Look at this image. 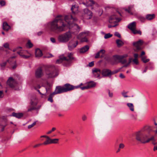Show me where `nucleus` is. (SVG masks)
<instances>
[{
	"label": "nucleus",
	"mask_w": 157,
	"mask_h": 157,
	"mask_svg": "<svg viewBox=\"0 0 157 157\" xmlns=\"http://www.w3.org/2000/svg\"><path fill=\"white\" fill-rule=\"evenodd\" d=\"M124 145L123 144H121L119 145V148L120 149H122L124 147Z\"/></svg>",
	"instance_id": "nucleus-48"
},
{
	"label": "nucleus",
	"mask_w": 157,
	"mask_h": 157,
	"mask_svg": "<svg viewBox=\"0 0 157 157\" xmlns=\"http://www.w3.org/2000/svg\"><path fill=\"white\" fill-rule=\"evenodd\" d=\"M135 32H136V33H133L134 34H137V33H138V34H140V35H141V31H137L136 29L135 30Z\"/></svg>",
	"instance_id": "nucleus-54"
},
{
	"label": "nucleus",
	"mask_w": 157,
	"mask_h": 157,
	"mask_svg": "<svg viewBox=\"0 0 157 157\" xmlns=\"http://www.w3.org/2000/svg\"><path fill=\"white\" fill-rule=\"evenodd\" d=\"M72 12L73 13H75L78 10V8L75 5H72L71 8Z\"/></svg>",
	"instance_id": "nucleus-33"
},
{
	"label": "nucleus",
	"mask_w": 157,
	"mask_h": 157,
	"mask_svg": "<svg viewBox=\"0 0 157 157\" xmlns=\"http://www.w3.org/2000/svg\"><path fill=\"white\" fill-rule=\"evenodd\" d=\"M56 129V128H55V127H53V128H52V130H51L48 132H47V134H49L51 133L52 132L54 131Z\"/></svg>",
	"instance_id": "nucleus-44"
},
{
	"label": "nucleus",
	"mask_w": 157,
	"mask_h": 157,
	"mask_svg": "<svg viewBox=\"0 0 157 157\" xmlns=\"http://www.w3.org/2000/svg\"><path fill=\"white\" fill-rule=\"evenodd\" d=\"M50 40L51 42L53 43H54L56 42L55 40L53 38H50Z\"/></svg>",
	"instance_id": "nucleus-59"
},
{
	"label": "nucleus",
	"mask_w": 157,
	"mask_h": 157,
	"mask_svg": "<svg viewBox=\"0 0 157 157\" xmlns=\"http://www.w3.org/2000/svg\"><path fill=\"white\" fill-rule=\"evenodd\" d=\"M21 48V47H17V48H16L15 49H14L13 50V51L14 52H15L16 51H17H17H19V49H20V48Z\"/></svg>",
	"instance_id": "nucleus-49"
},
{
	"label": "nucleus",
	"mask_w": 157,
	"mask_h": 157,
	"mask_svg": "<svg viewBox=\"0 0 157 157\" xmlns=\"http://www.w3.org/2000/svg\"><path fill=\"white\" fill-rule=\"evenodd\" d=\"M58 139H51V144H56L58 143L59 141Z\"/></svg>",
	"instance_id": "nucleus-36"
},
{
	"label": "nucleus",
	"mask_w": 157,
	"mask_h": 157,
	"mask_svg": "<svg viewBox=\"0 0 157 157\" xmlns=\"http://www.w3.org/2000/svg\"><path fill=\"white\" fill-rule=\"evenodd\" d=\"M132 61L136 65L138 64V61L137 59H134L132 60Z\"/></svg>",
	"instance_id": "nucleus-42"
},
{
	"label": "nucleus",
	"mask_w": 157,
	"mask_h": 157,
	"mask_svg": "<svg viewBox=\"0 0 157 157\" xmlns=\"http://www.w3.org/2000/svg\"><path fill=\"white\" fill-rule=\"evenodd\" d=\"M119 77L121 78H125V76L122 73L120 74Z\"/></svg>",
	"instance_id": "nucleus-57"
},
{
	"label": "nucleus",
	"mask_w": 157,
	"mask_h": 157,
	"mask_svg": "<svg viewBox=\"0 0 157 157\" xmlns=\"http://www.w3.org/2000/svg\"><path fill=\"white\" fill-rule=\"evenodd\" d=\"M94 65V62H91L89 63V66L90 67H92Z\"/></svg>",
	"instance_id": "nucleus-53"
},
{
	"label": "nucleus",
	"mask_w": 157,
	"mask_h": 157,
	"mask_svg": "<svg viewBox=\"0 0 157 157\" xmlns=\"http://www.w3.org/2000/svg\"><path fill=\"white\" fill-rule=\"evenodd\" d=\"M44 74L41 68H38L35 72V76L36 78H39L43 75Z\"/></svg>",
	"instance_id": "nucleus-17"
},
{
	"label": "nucleus",
	"mask_w": 157,
	"mask_h": 157,
	"mask_svg": "<svg viewBox=\"0 0 157 157\" xmlns=\"http://www.w3.org/2000/svg\"><path fill=\"white\" fill-rule=\"evenodd\" d=\"M127 56V54H124L121 56L114 55L111 58L110 61V63L112 65L117 64L119 62L123 64H125L126 63L127 60L124 59V58L126 57Z\"/></svg>",
	"instance_id": "nucleus-3"
},
{
	"label": "nucleus",
	"mask_w": 157,
	"mask_h": 157,
	"mask_svg": "<svg viewBox=\"0 0 157 157\" xmlns=\"http://www.w3.org/2000/svg\"><path fill=\"white\" fill-rule=\"evenodd\" d=\"M30 104L32 106L30 107L28 109V112L32 111L36 109L35 106L37 105V103L36 101V99L35 98H33L31 99Z\"/></svg>",
	"instance_id": "nucleus-9"
},
{
	"label": "nucleus",
	"mask_w": 157,
	"mask_h": 157,
	"mask_svg": "<svg viewBox=\"0 0 157 157\" xmlns=\"http://www.w3.org/2000/svg\"><path fill=\"white\" fill-rule=\"evenodd\" d=\"M153 150L154 151H155L156 150H157V146H155L153 148Z\"/></svg>",
	"instance_id": "nucleus-63"
},
{
	"label": "nucleus",
	"mask_w": 157,
	"mask_h": 157,
	"mask_svg": "<svg viewBox=\"0 0 157 157\" xmlns=\"http://www.w3.org/2000/svg\"><path fill=\"white\" fill-rule=\"evenodd\" d=\"M84 12L86 16L87 17V19H90L92 17V13L91 11L89 10L88 9H84Z\"/></svg>",
	"instance_id": "nucleus-19"
},
{
	"label": "nucleus",
	"mask_w": 157,
	"mask_h": 157,
	"mask_svg": "<svg viewBox=\"0 0 157 157\" xmlns=\"http://www.w3.org/2000/svg\"><path fill=\"white\" fill-rule=\"evenodd\" d=\"M113 35L110 33L105 34L104 36V38L105 39L110 38Z\"/></svg>",
	"instance_id": "nucleus-38"
},
{
	"label": "nucleus",
	"mask_w": 157,
	"mask_h": 157,
	"mask_svg": "<svg viewBox=\"0 0 157 157\" xmlns=\"http://www.w3.org/2000/svg\"><path fill=\"white\" fill-rule=\"evenodd\" d=\"M114 35L117 36L119 38H120L121 37V35L120 33L117 32H116L114 33Z\"/></svg>",
	"instance_id": "nucleus-43"
},
{
	"label": "nucleus",
	"mask_w": 157,
	"mask_h": 157,
	"mask_svg": "<svg viewBox=\"0 0 157 157\" xmlns=\"http://www.w3.org/2000/svg\"><path fill=\"white\" fill-rule=\"evenodd\" d=\"M121 94L124 98H128L129 97V96H128L127 95V92H122L121 93Z\"/></svg>",
	"instance_id": "nucleus-41"
},
{
	"label": "nucleus",
	"mask_w": 157,
	"mask_h": 157,
	"mask_svg": "<svg viewBox=\"0 0 157 157\" xmlns=\"http://www.w3.org/2000/svg\"><path fill=\"white\" fill-rule=\"evenodd\" d=\"M119 71V70H116L112 71L109 69H104L101 72V74L103 76L110 77L111 76Z\"/></svg>",
	"instance_id": "nucleus-6"
},
{
	"label": "nucleus",
	"mask_w": 157,
	"mask_h": 157,
	"mask_svg": "<svg viewBox=\"0 0 157 157\" xmlns=\"http://www.w3.org/2000/svg\"><path fill=\"white\" fill-rule=\"evenodd\" d=\"M78 44L77 41L71 40L69 43L68 44V49L70 51L73 50L76 47Z\"/></svg>",
	"instance_id": "nucleus-7"
},
{
	"label": "nucleus",
	"mask_w": 157,
	"mask_h": 157,
	"mask_svg": "<svg viewBox=\"0 0 157 157\" xmlns=\"http://www.w3.org/2000/svg\"><path fill=\"white\" fill-rule=\"evenodd\" d=\"M81 89L82 90H83L86 89H88L87 86H84L83 87H81Z\"/></svg>",
	"instance_id": "nucleus-51"
},
{
	"label": "nucleus",
	"mask_w": 157,
	"mask_h": 157,
	"mask_svg": "<svg viewBox=\"0 0 157 157\" xmlns=\"http://www.w3.org/2000/svg\"><path fill=\"white\" fill-rule=\"evenodd\" d=\"M84 1L83 4L86 5L87 6H91L95 4L93 0H84Z\"/></svg>",
	"instance_id": "nucleus-20"
},
{
	"label": "nucleus",
	"mask_w": 157,
	"mask_h": 157,
	"mask_svg": "<svg viewBox=\"0 0 157 157\" xmlns=\"http://www.w3.org/2000/svg\"><path fill=\"white\" fill-rule=\"evenodd\" d=\"M54 95H55V94H54L53 93H52L51 94H50V96L48 99V101H50L51 102H52L53 101L52 97H53V96Z\"/></svg>",
	"instance_id": "nucleus-34"
},
{
	"label": "nucleus",
	"mask_w": 157,
	"mask_h": 157,
	"mask_svg": "<svg viewBox=\"0 0 157 157\" xmlns=\"http://www.w3.org/2000/svg\"><path fill=\"white\" fill-rule=\"evenodd\" d=\"M7 84L10 87L13 88L17 85L16 82L12 78L10 77L7 81Z\"/></svg>",
	"instance_id": "nucleus-8"
},
{
	"label": "nucleus",
	"mask_w": 157,
	"mask_h": 157,
	"mask_svg": "<svg viewBox=\"0 0 157 157\" xmlns=\"http://www.w3.org/2000/svg\"><path fill=\"white\" fill-rule=\"evenodd\" d=\"M140 19L141 21L144 22L145 21V18L144 17H140Z\"/></svg>",
	"instance_id": "nucleus-55"
},
{
	"label": "nucleus",
	"mask_w": 157,
	"mask_h": 157,
	"mask_svg": "<svg viewBox=\"0 0 157 157\" xmlns=\"http://www.w3.org/2000/svg\"><path fill=\"white\" fill-rule=\"evenodd\" d=\"M76 20V18H73L71 15L66 16L64 17L58 16L52 21L48 23V27L53 31L61 32L69 28L73 31L74 32L78 33L80 30V27L77 24L72 23L73 21Z\"/></svg>",
	"instance_id": "nucleus-1"
},
{
	"label": "nucleus",
	"mask_w": 157,
	"mask_h": 157,
	"mask_svg": "<svg viewBox=\"0 0 157 157\" xmlns=\"http://www.w3.org/2000/svg\"><path fill=\"white\" fill-rule=\"evenodd\" d=\"M134 56L135 58L134 59H137L138 57V54L136 53L134 55Z\"/></svg>",
	"instance_id": "nucleus-61"
},
{
	"label": "nucleus",
	"mask_w": 157,
	"mask_h": 157,
	"mask_svg": "<svg viewBox=\"0 0 157 157\" xmlns=\"http://www.w3.org/2000/svg\"><path fill=\"white\" fill-rule=\"evenodd\" d=\"M43 54L42 51L39 49H37L35 51V56L36 57H39L42 56Z\"/></svg>",
	"instance_id": "nucleus-23"
},
{
	"label": "nucleus",
	"mask_w": 157,
	"mask_h": 157,
	"mask_svg": "<svg viewBox=\"0 0 157 157\" xmlns=\"http://www.w3.org/2000/svg\"><path fill=\"white\" fill-rule=\"evenodd\" d=\"M147 133L144 129L136 132L135 134V138L140 144H144L146 143Z\"/></svg>",
	"instance_id": "nucleus-2"
},
{
	"label": "nucleus",
	"mask_w": 157,
	"mask_h": 157,
	"mask_svg": "<svg viewBox=\"0 0 157 157\" xmlns=\"http://www.w3.org/2000/svg\"><path fill=\"white\" fill-rule=\"evenodd\" d=\"M87 33L86 32H82L79 34L77 36L78 39L80 40L81 42H87V39L85 36L87 35Z\"/></svg>",
	"instance_id": "nucleus-11"
},
{
	"label": "nucleus",
	"mask_w": 157,
	"mask_h": 157,
	"mask_svg": "<svg viewBox=\"0 0 157 157\" xmlns=\"http://www.w3.org/2000/svg\"><path fill=\"white\" fill-rule=\"evenodd\" d=\"M63 87L65 92L72 90L74 89V88L72 86L69 84H65Z\"/></svg>",
	"instance_id": "nucleus-21"
},
{
	"label": "nucleus",
	"mask_w": 157,
	"mask_h": 157,
	"mask_svg": "<svg viewBox=\"0 0 157 157\" xmlns=\"http://www.w3.org/2000/svg\"><path fill=\"white\" fill-rule=\"evenodd\" d=\"M6 62H4L1 64L0 66L2 69H3L5 68L6 65Z\"/></svg>",
	"instance_id": "nucleus-39"
},
{
	"label": "nucleus",
	"mask_w": 157,
	"mask_h": 157,
	"mask_svg": "<svg viewBox=\"0 0 157 157\" xmlns=\"http://www.w3.org/2000/svg\"><path fill=\"white\" fill-rule=\"evenodd\" d=\"M109 97H112L113 96V93H112L110 92L109 91Z\"/></svg>",
	"instance_id": "nucleus-60"
},
{
	"label": "nucleus",
	"mask_w": 157,
	"mask_h": 157,
	"mask_svg": "<svg viewBox=\"0 0 157 157\" xmlns=\"http://www.w3.org/2000/svg\"><path fill=\"white\" fill-rule=\"evenodd\" d=\"M117 25H118V24H116L114 25H108V27L109 28H111L112 27H115Z\"/></svg>",
	"instance_id": "nucleus-52"
},
{
	"label": "nucleus",
	"mask_w": 157,
	"mask_h": 157,
	"mask_svg": "<svg viewBox=\"0 0 157 157\" xmlns=\"http://www.w3.org/2000/svg\"><path fill=\"white\" fill-rule=\"evenodd\" d=\"M143 41L142 40H139V41L134 42L133 43V45L136 47L137 50H141L142 49L141 46L142 45Z\"/></svg>",
	"instance_id": "nucleus-14"
},
{
	"label": "nucleus",
	"mask_w": 157,
	"mask_h": 157,
	"mask_svg": "<svg viewBox=\"0 0 157 157\" xmlns=\"http://www.w3.org/2000/svg\"><path fill=\"white\" fill-rule=\"evenodd\" d=\"M128 27L130 29L133 33H136L135 30L136 29V22H133L130 23L128 25Z\"/></svg>",
	"instance_id": "nucleus-18"
},
{
	"label": "nucleus",
	"mask_w": 157,
	"mask_h": 157,
	"mask_svg": "<svg viewBox=\"0 0 157 157\" xmlns=\"http://www.w3.org/2000/svg\"><path fill=\"white\" fill-rule=\"evenodd\" d=\"M6 2L5 1L2 0L0 2V5L2 6H3L5 5Z\"/></svg>",
	"instance_id": "nucleus-45"
},
{
	"label": "nucleus",
	"mask_w": 157,
	"mask_h": 157,
	"mask_svg": "<svg viewBox=\"0 0 157 157\" xmlns=\"http://www.w3.org/2000/svg\"><path fill=\"white\" fill-rule=\"evenodd\" d=\"M65 92L63 86H57L56 87L55 91L53 92L55 94H61Z\"/></svg>",
	"instance_id": "nucleus-15"
},
{
	"label": "nucleus",
	"mask_w": 157,
	"mask_h": 157,
	"mask_svg": "<svg viewBox=\"0 0 157 157\" xmlns=\"http://www.w3.org/2000/svg\"><path fill=\"white\" fill-rule=\"evenodd\" d=\"M126 105L131 111L132 112L134 111V106L132 103H128Z\"/></svg>",
	"instance_id": "nucleus-29"
},
{
	"label": "nucleus",
	"mask_w": 157,
	"mask_h": 157,
	"mask_svg": "<svg viewBox=\"0 0 157 157\" xmlns=\"http://www.w3.org/2000/svg\"><path fill=\"white\" fill-rule=\"evenodd\" d=\"M142 61L144 63L147 62L149 61V59H146L145 56H142L141 57Z\"/></svg>",
	"instance_id": "nucleus-37"
},
{
	"label": "nucleus",
	"mask_w": 157,
	"mask_h": 157,
	"mask_svg": "<svg viewBox=\"0 0 157 157\" xmlns=\"http://www.w3.org/2000/svg\"><path fill=\"white\" fill-rule=\"evenodd\" d=\"M3 96V92L2 91H0V98H2Z\"/></svg>",
	"instance_id": "nucleus-58"
},
{
	"label": "nucleus",
	"mask_w": 157,
	"mask_h": 157,
	"mask_svg": "<svg viewBox=\"0 0 157 157\" xmlns=\"http://www.w3.org/2000/svg\"><path fill=\"white\" fill-rule=\"evenodd\" d=\"M149 134H147V137L146 143H148L150 141L152 142L154 141H156L154 136H152L150 137L149 138Z\"/></svg>",
	"instance_id": "nucleus-26"
},
{
	"label": "nucleus",
	"mask_w": 157,
	"mask_h": 157,
	"mask_svg": "<svg viewBox=\"0 0 157 157\" xmlns=\"http://www.w3.org/2000/svg\"><path fill=\"white\" fill-rule=\"evenodd\" d=\"M155 15L153 14H148L146 15V19L148 20H151L155 17Z\"/></svg>",
	"instance_id": "nucleus-28"
},
{
	"label": "nucleus",
	"mask_w": 157,
	"mask_h": 157,
	"mask_svg": "<svg viewBox=\"0 0 157 157\" xmlns=\"http://www.w3.org/2000/svg\"><path fill=\"white\" fill-rule=\"evenodd\" d=\"M47 140L43 143L42 144H43L47 145L51 144V139H50L49 137H47Z\"/></svg>",
	"instance_id": "nucleus-31"
},
{
	"label": "nucleus",
	"mask_w": 157,
	"mask_h": 157,
	"mask_svg": "<svg viewBox=\"0 0 157 157\" xmlns=\"http://www.w3.org/2000/svg\"><path fill=\"white\" fill-rule=\"evenodd\" d=\"M100 53L99 52H98L96 54L95 57V58H97L99 57L100 56Z\"/></svg>",
	"instance_id": "nucleus-56"
},
{
	"label": "nucleus",
	"mask_w": 157,
	"mask_h": 157,
	"mask_svg": "<svg viewBox=\"0 0 157 157\" xmlns=\"http://www.w3.org/2000/svg\"><path fill=\"white\" fill-rule=\"evenodd\" d=\"M26 47L28 48H31L33 46V44L31 43L30 40H29L26 45Z\"/></svg>",
	"instance_id": "nucleus-35"
},
{
	"label": "nucleus",
	"mask_w": 157,
	"mask_h": 157,
	"mask_svg": "<svg viewBox=\"0 0 157 157\" xmlns=\"http://www.w3.org/2000/svg\"><path fill=\"white\" fill-rule=\"evenodd\" d=\"M17 53L21 57L25 58V59H27L29 58L30 56H31V55L29 54V56H26L25 54H26L27 53H28V52L27 51H24L23 50H19V51H17Z\"/></svg>",
	"instance_id": "nucleus-13"
},
{
	"label": "nucleus",
	"mask_w": 157,
	"mask_h": 157,
	"mask_svg": "<svg viewBox=\"0 0 157 157\" xmlns=\"http://www.w3.org/2000/svg\"><path fill=\"white\" fill-rule=\"evenodd\" d=\"M12 115L13 117L18 118H20L23 116V114L22 113H16L13 112L12 113Z\"/></svg>",
	"instance_id": "nucleus-27"
},
{
	"label": "nucleus",
	"mask_w": 157,
	"mask_h": 157,
	"mask_svg": "<svg viewBox=\"0 0 157 157\" xmlns=\"http://www.w3.org/2000/svg\"><path fill=\"white\" fill-rule=\"evenodd\" d=\"M82 119L83 121H85L87 119V117L86 115H84L82 116Z\"/></svg>",
	"instance_id": "nucleus-47"
},
{
	"label": "nucleus",
	"mask_w": 157,
	"mask_h": 157,
	"mask_svg": "<svg viewBox=\"0 0 157 157\" xmlns=\"http://www.w3.org/2000/svg\"><path fill=\"white\" fill-rule=\"evenodd\" d=\"M36 121L34 122L32 124L29 125L28 126V128L29 129L32 127H33V126H34L35 124H36Z\"/></svg>",
	"instance_id": "nucleus-40"
},
{
	"label": "nucleus",
	"mask_w": 157,
	"mask_h": 157,
	"mask_svg": "<svg viewBox=\"0 0 157 157\" xmlns=\"http://www.w3.org/2000/svg\"><path fill=\"white\" fill-rule=\"evenodd\" d=\"M99 52L100 53L104 54L105 52V51L104 49H101Z\"/></svg>",
	"instance_id": "nucleus-50"
},
{
	"label": "nucleus",
	"mask_w": 157,
	"mask_h": 157,
	"mask_svg": "<svg viewBox=\"0 0 157 157\" xmlns=\"http://www.w3.org/2000/svg\"><path fill=\"white\" fill-rule=\"evenodd\" d=\"M92 72L95 78H100L99 77L101 72L100 69L96 68H94L92 70Z\"/></svg>",
	"instance_id": "nucleus-16"
},
{
	"label": "nucleus",
	"mask_w": 157,
	"mask_h": 157,
	"mask_svg": "<svg viewBox=\"0 0 157 157\" xmlns=\"http://www.w3.org/2000/svg\"><path fill=\"white\" fill-rule=\"evenodd\" d=\"M133 7L134 5H130L128 6V9H126L125 10L131 14H132V13L131 11L132 10Z\"/></svg>",
	"instance_id": "nucleus-30"
},
{
	"label": "nucleus",
	"mask_w": 157,
	"mask_h": 157,
	"mask_svg": "<svg viewBox=\"0 0 157 157\" xmlns=\"http://www.w3.org/2000/svg\"><path fill=\"white\" fill-rule=\"evenodd\" d=\"M71 36V33L68 31L59 35L58 37V40L60 42L65 43L69 41Z\"/></svg>",
	"instance_id": "nucleus-5"
},
{
	"label": "nucleus",
	"mask_w": 157,
	"mask_h": 157,
	"mask_svg": "<svg viewBox=\"0 0 157 157\" xmlns=\"http://www.w3.org/2000/svg\"><path fill=\"white\" fill-rule=\"evenodd\" d=\"M3 46L5 48H9V44L8 43H6L3 44Z\"/></svg>",
	"instance_id": "nucleus-46"
},
{
	"label": "nucleus",
	"mask_w": 157,
	"mask_h": 157,
	"mask_svg": "<svg viewBox=\"0 0 157 157\" xmlns=\"http://www.w3.org/2000/svg\"><path fill=\"white\" fill-rule=\"evenodd\" d=\"M50 70L49 69V71ZM46 76L48 78H53L58 75V74L57 73L56 70H54L52 72V71H46Z\"/></svg>",
	"instance_id": "nucleus-10"
},
{
	"label": "nucleus",
	"mask_w": 157,
	"mask_h": 157,
	"mask_svg": "<svg viewBox=\"0 0 157 157\" xmlns=\"http://www.w3.org/2000/svg\"><path fill=\"white\" fill-rule=\"evenodd\" d=\"M87 86L88 88L90 89L95 87L96 86V83L93 81H91L87 83Z\"/></svg>",
	"instance_id": "nucleus-22"
},
{
	"label": "nucleus",
	"mask_w": 157,
	"mask_h": 157,
	"mask_svg": "<svg viewBox=\"0 0 157 157\" xmlns=\"http://www.w3.org/2000/svg\"><path fill=\"white\" fill-rule=\"evenodd\" d=\"M74 59L73 57V54L71 53H69L67 57H65L63 55H61L59 56V59L56 61V63L57 64L60 63L62 62L67 63L65 64L64 66H67L70 63L71 61Z\"/></svg>",
	"instance_id": "nucleus-4"
},
{
	"label": "nucleus",
	"mask_w": 157,
	"mask_h": 157,
	"mask_svg": "<svg viewBox=\"0 0 157 157\" xmlns=\"http://www.w3.org/2000/svg\"><path fill=\"white\" fill-rule=\"evenodd\" d=\"M121 20L120 18H117V17L115 15H113L111 16L109 20V22L110 23H114L115 25L117 24V23Z\"/></svg>",
	"instance_id": "nucleus-12"
},
{
	"label": "nucleus",
	"mask_w": 157,
	"mask_h": 157,
	"mask_svg": "<svg viewBox=\"0 0 157 157\" xmlns=\"http://www.w3.org/2000/svg\"><path fill=\"white\" fill-rule=\"evenodd\" d=\"M10 28V25L6 22H4L3 24V29L6 31H8Z\"/></svg>",
	"instance_id": "nucleus-25"
},
{
	"label": "nucleus",
	"mask_w": 157,
	"mask_h": 157,
	"mask_svg": "<svg viewBox=\"0 0 157 157\" xmlns=\"http://www.w3.org/2000/svg\"><path fill=\"white\" fill-rule=\"evenodd\" d=\"M89 48V47L88 45H86L80 49V52L81 53H84L87 51Z\"/></svg>",
	"instance_id": "nucleus-24"
},
{
	"label": "nucleus",
	"mask_w": 157,
	"mask_h": 157,
	"mask_svg": "<svg viewBox=\"0 0 157 157\" xmlns=\"http://www.w3.org/2000/svg\"><path fill=\"white\" fill-rule=\"evenodd\" d=\"M116 42L117 45L118 47H121L124 44L123 42L121 40L119 39L117 40Z\"/></svg>",
	"instance_id": "nucleus-32"
},
{
	"label": "nucleus",
	"mask_w": 157,
	"mask_h": 157,
	"mask_svg": "<svg viewBox=\"0 0 157 157\" xmlns=\"http://www.w3.org/2000/svg\"><path fill=\"white\" fill-rule=\"evenodd\" d=\"M132 59L131 58H129V62L128 63V65H129L130 64V63H131V61H132Z\"/></svg>",
	"instance_id": "nucleus-64"
},
{
	"label": "nucleus",
	"mask_w": 157,
	"mask_h": 157,
	"mask_svg": "<svg viewBox=\"0 0 157 157\" xmlns=\"http://www.w3.org/2000/svg\"><path fill=\"white\" fill-rule=\"evenodd\" d=\"M53 56L51 54H50L49 56L48 55L46 57L47 58H49L50 57H51Z\"/></svg>",
	"instance_id": "nucleus-62"
}]
</instances>
